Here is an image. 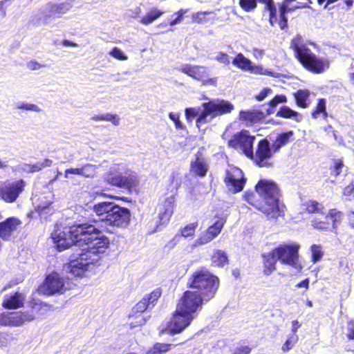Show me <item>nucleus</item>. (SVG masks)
Here are the masks:
<instances>
[{"instance_id": "nucleus-27", "label": "nucleus", "mask_w": 354, "mask_h": 354, "mask_svg": "<svg viewBox=\"0 0 354 354\" xmlns=\"http://www.w3.org/2000/svg\"><path fill=\"white\" fill-rule=\"evenodd\" d=\"M52 165L53 160L48 158H46L42 161L37 162L33 165L24 164L21 167V169L27 173H35L41 171L44 168L50 167Z\"/></svg>"}, {"instance_id": "nucleus-12", "label": "nucleus", "mask_w": 354, "mask_h": 354, "mask_svg": "<svg viewBox=\"0 0 354 354\" xmlns=\"http://www.w3.org/2000/svg\"><path fill=\"white\" fill-rule=\"evenodd\" d=\"M246 181L243 171L239 167H232L225 171L223 182L230 193L235 194L243 191Z\"/></svg>"}, {"instance_id": "nucleus-18", "label": "nucleus", "mask_w": 354, "mask_h": 354, "mask_svg": "<svg viewBox=\"0 0 354 354\" xmlns=\"http://www.w3.org/2000/svg\"><path fill=\"white\" fill-rule=\"evenodd\" d=\"M274 113L272 108H266L265 111L259 110L241 111L239 113L240 120L249 124H256L262 122L263 119Z\"/></svg>"}, {"instance_id": "nucleus-29", "label": "nucleus", "mask_w": 354, "mask_h": 354, "mask_svg": "<svg viewBox=\"0 0 354 354\" xmlns=\"http://www.w3.org/2000/svg\"><path fill=\"white\" fill-rule=\"evenodd\" d=\"M97 167L95 165L85 164L80 167H77L76 176L86 178H95L97 175Z\"/></svg>"}, {"instance_id": "nucleus-28", "label": "nucleus", "mask_w": 354, "mask_h": 354, "mask_svg": "<svg viewBox=\"0 0 354 354\" xmlns=\"http://www.w3.org/2000/svg\"><path fill=\"white\" fill-rule=\"evenodd\" d=\"M297 106L306 109L309 106L310 92L308 89H299L293 93Z\"/></svg>"}, {"instance_id": "nucleus-3", "label": "nucleus", "mask_w": 354, "mask_h": 354, "mask_svg": "<svg viewBox=\"0 0 354 354\" xmlns=\"http://www.w3.org/2000/svg\"><path fill=\"white\" fill-rule=\"evenodd\" d=\"M290 48L295 57L307 71L320 74L329 67V62L317 56L303 41L302 37L297 35L290 40Z\"/></svg>"}, {"instance_id": "nucleus-37", "label": "nucleus", "mask_w": 354, "mask_h": 354, "mask_svg": "<svg viewBox=\"0 0 354 354\" xmlns=\"http://www.w3.org/2000/svg\"><path fill=\"white\" fill-rule=\"evenodd\" d=\"M344 167V163L342 158L333 159V165L329 167L330 175L335 178L337 177L342 173Z\"/></svg>"}, {"instance_id": "nucleus-54", "label": "nucleus", "mask_w": 354, "mask_h": 354, "mask_svg": "<svg viewBox=\"0 0 354 354\" xmlns=\"http://www.w3.org/2000/svg\"><path fill=\"white\" fill-rule=\"evenodd\" d=\"M343 194L346 196H352L354 198V183H350L343 189Z\"/></svg>"}, {"instance_id": "nucleus-15", "label": "nucleus", "mask_w": 354, "mask_h": 354, "mask_svg": "<svg viewBox=\"0 0 354 354\" xmlns=\"http://www.w3.org/2000/svg\"><path fill=\"white\" fill-rule=\"evenodd\" d=\"M216 220L213 224L209 225L196 239V243L198 245H205L217 237L221 232L227 218L225 216L216 215Z\"/></svg>"}, {"instance_id": "nucleus-19", "label": "nucleus", "mask_w": 354, "mask_h": 354, "mask_svg": "<svg viewBox=\"0 0 354 354\" xmlns=\"http://www.w3.org/2000/svg\"><path fill=\"white\" fill-rule=\"evenodd\" d=\"M161 295L160 289H156L149 295H146L135 306L133 307L130 317L134 316L138 313H142L148 308L153 307L155 302Z\"/></svg>"}, {"instance_id": "nucleus-9", "label": "nucleus", "mask_w": 354, "mask_h": 354, "mask_svg": "<svg viewBox=\"0 0 354 354\" xmlns=\"http://www.w3.org/2000/svg\"><path fill=\"white\" fill-rule=\"evenodd\" d=\"M300 245L297 243L279 244L273 248L281 264L289 266L297 272H301L303 265L299 260Z\"/></svg>"}, {"instance_id": "nucleus-61", "label": "nucleus", "mask_w": 354, "mask_h": 354, "mask_svg": "<svg viewBox=\"0 0 354 354\" xmlns=\"http://www.w3.org/2000/svg\"><path fill=\"white\" fill-rule=\"evenodd\" d=\"M309 279L306 278L300 282L297 283L295 286L298 288H304L306 290H308L309 288Z\"/></svg>"}, {"instance_id": "nucleus-25", "label": "nucleus", "mask_w": 354, "mask_h": 354, "mask_svg": "<svg viewBox=\"0 0 354 354\" xmlns=\"http://www.w3.org/2000/svg\"><path fill=\"white\" fill-rule=\"evenodd\" d=\"M58 15L54 4L47 3L41 8L39 17L40 19H42L45 24H49L55 18L58 17Z\"/></svg>"}, {"instance_id": "nucleus-35", "label": "nucleus", "mask_w": 354, "mask_h": 354, "mask_svg": "<svg viewBox=\"0 0 354 354\" xmlns=\"http://www.w3.org/2000/svg\"><path fill=\"white\" fill-rule=\"evenodd\" d=\"M319 114H322L323 118L325 119L328 117L326 106V100L324 98L318 99L316 106L311 113L312 118L314 119L317 118Z\"/></svg>"}, {"instance_id": "nucleus-46", "label": "nucleus", "mask_w": 354, "mask_h": 354, "mask_svg": "<svg viewBox=\"0 0 354 354\" xmlns=\"http://www.w3.org/2000/svg\"><path fill=\"white\" fill-rule=\"evenodd\" d=\"M212 12H198L192 15V21L196 24H203L207 21V19L205 17L207 15L212 14Z\"/></svg>"}, {"instance_id": "nucleus-60", "label": "nucleus", "mask_w": 354, "mask_h": 354, "mask_svg": "<svg viewBox=\"0 0 354 354\" xmlns=\"http://www.w3.org/2000/svg\"><path fill=\"white\" fill-rule=\"evenodd\" d=\"M290 3L286 2L285 0L282 1L279 6V15H286L288 12V6Z\"/></svg>"}, {"instance_id": "nucleus-34", "label": "nucleus", "mask_w": 354, "mask_h": 354, "mask_svg": "<svg viewBox=\"0 0 354 354\" xmlns=\"http://www.w3.org/2000/svg\"><path fill=\"white\" fill-rule=\"evenodd\" d=\"M177 310L173 313V318L171 322H169L165 327H162L160 330V334H169L174 335L177 333Z\"/></svg>"}, {"instance_id": "nucleus-32", "label": "nucleus", "mask_w": 354, "mask_h": 354, "mask_svg": "<svg viewBox=\"0 0 354 354\" xmlns=\"http://www.w3.org/2000/svg\"><path fill=\"white\" fill-rule=\"evenodd\" d=\"M162 15V12L161 10L153 8L140 19V23L145 26L151 24Z\"/></svg>"}, {"instance_id": "nucleus-30", "label": "nucleus", "mask_w": 354, "mask_h": 354, "mask_svg": "<svg viewBox=\"0 0 354 354\" xmlns=\"http://www.w3.org/2000/svg\"><path fill=\"white\" fill-rule=\"evenodd\" d=\"M252 61L244 56L241 53H239L232 59V64L243 71H247Z\"/></svg>"}, {"instance_id": "nucleus-11", "label": "nucleus", "mask_w": 354, "mask_h": 354, "mask_svg": "<svg viewBox=\"0 0 354 354\" xmlns=\"http://www.w3.org/2000/svg\"><path fill=\"white\" fill-rule=\"evenodd\" d=\"M344 217L342 211L335 208L328 209L324 217H315L311 221L313 227L319 231H330L337 233L338 225L341 223Z\"/></svg>"}, {"instance_id": "nucleus-49", "label": "nucleus", "mask_w": 354, "mask_h": 354, "mask_svg": "<svg viewBox=\"0 0 354 354\" xmlns=\"http://www.w3.org/2000/svg\"><path fill=\"white\" fill-rule=\"evenodd\" d=\"M199 108H187L185 109V115L187 120H192L194 118H198L201 113H199Z\"/></svg>"}, {"instance_id": "nucleus-2", "label": "nucleus", "mask_w": 354, "mask_h": 354, "mask_svg": "<svg viewBox=\"0 0 354 354\" xmlns=\"http://www.w3.org/2000/svg\"><path fill=\"white\" fill-rule=\"evenodd\" d=\"M254 190L262 201L257 199L252 192H246L244 198L250 205L264 214L268 220L283 216V211L279 207L281 190L276 182L260 179L255 185Z\"/></svg>"}, {"instance_id": "nucleus-39", "label": "nucleus", "mask_w": 354, "mask_h": 354, "mask_svg": "<svg viewBox=\"0 0 354 354\" xmlns=\"http://www.w3.org/2000/svg\"><path fill=\"white\" fill-rule=\"evenodd\" d=\"M93 120H104V121H109L111 122L112 124H113L115 126H118L120 124V117L116 114H111V113H105L102 115H95L92 117Z\"/></svg>"}, {"instance_id": "nucleus-42", "label": "nucleus", "mask_w": 354, "mask_h": 354, "mask_svg": "<svg viewBox=\"0 0 354 354\" xmlns=\"http://www.w3.org/2000/svg\"><path fill=\"white\" fill-rule=\"evenodd\" d=\"M247 71L254 75H270L272 73L271 72L265 70L261 65H254L252 62H251Z\"/></svg>"}, {"instance_id": "nucleus-40", "label": "nucleus", "mask_w": 354, "mask_h": 354, "mask_svg": "<svg viewBox=\"0 0 354 354\" xmlns=\"http://www.w3.org/2000/svg\"><path fill=\"white\" fill-rule=\"evenodd\" d=\"M287 102V97L283 95H276L267 103L261 105L262 107L267 106V108H272L274 111V107L279 103H285Z\"/></svg>"}, {"instance_id": "nucleus-53", "label": "nucleus", "mask_w": 354, "mask_h": 354, "mask_svg": "<svg viewBox=\"0 0 354 354\" xmlns=\"http://www.w3.org/2000/svg\"><path fill=\"white\" fill-rule=\"evenodd\" d=\"M11 313H4L0 315V325L10 326Z\"/></svg>"}, {"instance_id": "nucleus-10", "label": "nucleus", "mask_w": 354, "mask_h": 354, "mask_svg": "<svg viewBox=\"0 0 354 354\" xmlns=\"http://www.w3.org/2000/svg\"><path fill=\"white\" fill-rule=\"evenodd\" d=\"M203 111L196 120V124H205L207 122V117L216 118L230 113L234 109V105L225 100H209L202 104Z\"/></svg>"}, {"instance_id": "nucleus-13", "label": "nucleus", "mask_w": 354, "mask_h": 354, "mask_svg": "<svg viewBox=\"0 0 354 354\" xmlns=\"http://www.w3.org/2000/svg\"><path fill=\"white\" fill-rule=\"evenodd\" d=\"M258 2L264 4V10L269 13V24L274 26L277 22V8L273 0H239V5L244 12H250L257 8Z\"/></svg>"}, {"instance_id": "nucleus-5", "label": "nucleus", "mask_w": 354, "mask_h": 354, "mask_svg": "<svg viewBox=\"0 0 354 354\" xmlns=\"http://www.w3.org/2000/svg\"><path fill=\"white\" fill-rule=\"evenodd\" d=\"M104 180L112 186L127 189L130 192L136 189L140 182L138 174L124 163L111 165L104 175Z\"/></svg>"}, {"instance_id": "nucleus-47", "label": "nucleus", "mask_w": 354, "mask_h": 354, "mask_svg": "<svg viewBox=\"0 0 354 354\" xmlns=\"http://www.w3.org/2000/svg\"><path fill=\"white\" fill-rule=\"evenodd\" d=\"M298 337L297 335H295L292 334L282 345L281 350L283 352H288L290 351L293 345L296 343L297 341Z\"/></svg>"}, {"instance_id": "nucleus-52", "label": "nucleus", "mask_w": 354, "mask_h": 354, "mask_svg": "<svg viewBox=\"0 0 354 354\" xmlns=\"http://www.w3.org/2000/svg\"><path fill=\"white\" fill-rule=\"evenodd\" d=\"M276 24L279 25L281 30H285L288 28V24L286 15H279V19H277V22L274 24V25Z\"/></svg>"}, {"instance_id": "nucleus-43", "label": "nucleus", "mask_w": 354, "mask_h": 354, "mask_svg": "<svg viewBox=\"0 0 354 354\" xmlns=\"http://www.w3.org/2000/svg\"><path fill=\"white\" fill-rule=\"evenodd\" d=\"M252 350V347L251 346L246 344L245 342H242L238 344L232 354H250Z\"/></svg>"}, {"instance_id": "nucleus-31", "label": "nucleus", "mask_w": 354, "mask_h": 354, "mask_svg": "<svg viewBox=\"0 0 354 354\" xmlns=\"http://www.w3.org/2000/svg\"><path fill=\"white\" fill-rule=\"evenodd\" d=\"M277 117H280L282 118H294L295 121H299V114L298 112L292 110L288 106H281L279 110L276 113Z\"/></svg>"}, {"instance_id": "nucleus-38", "label": "nucleus", "mask_w": 354, "mask_h": 354, "mask_svg": "<svg viewBox=\"0 0 354 354\" xmlns=\"http://www.w3.org/2000/svg\"><path fill=\"white\" fill-rule=\"evenodd\" d=\"M198 225V221L189 223L180 229V235L185 238H193L195 235L196 230Z\"/></svg>"}, {"instance_id": "nucleus-4", "label": "nucleus", "mask_w": 354, "mask_h": 354, "mask_svg": "<svg viewBox=\"0 0 354 354\" xmlns=\"http://www.w3.org/2000/svg\"><path fill=\"white\" fill-rule=\"evenodd\" d=\"M219 285V278L203 267L194 271L187 283L188 288L197 290L200 295L205 297V301L214 297Z\"/></svg>"}, {"instance_id": "nucleus-44", "label": "nucleus", "mask_w": 354, "mask_h": 354, "mask_svg": "<svg viewBox=\"0 0 354 354\" xmlns=\"http://www.w3.org/2000/svg\"><path fill=\"white\" fill-rule=\"evenodd\" d=\"M72 0H66L59 4H54L58 15L66 13L72 7Z\"/></svg>"}, {"instance_id": "nucleus-21", "label": "nucleus", "mask_w": 354, "mask_h": 354, "mask_svg": "<svg viewBox=\"0 0 354 354\" xmlns=\"http://www.w3.org/2000/svg\"><path fill=\"white\" fill-rule=\"evenodd\" d=\"M176 202V193L167 196L159 212V218L162 223L168 221L174 212V204Z\"/></svg>"}, {"instance_id": "nucleus-33", "label": "nucleus", "mask_w": 354, "mask_h": 354, "mask_svg": "<svg viewBox=\"0 0 354 354\" xmlns=\"http://www.w3.org/2000/svg\"><path fill=\"white\" fill-rule=\"evenodd\" d=\"M212 261L216 266L222 268L228 263V258L225 252L216 250L212 256Z\"/></svg>"}, {"instance_id": "nucleus-56", "label": "nucleus", "mask_w": 354, "mask_h": 354, "mask_svg": "<svg viewBox=\"0 0 354 354\" xmlns=\"http://www.w3.org/2000/svg\"><path fill=\"white\" fill-rule=\"evenodd\" d=\"M10 341V335L7 333H0V347L6 346Z\"/></svg>"}, {"instance_id": "nucleus-58", "label": "nucleus", "mask_w": 354, "mask_h": 354, "mask_svg": "<svg viewBox=\"0 0 354 354\" xmlns=\"http://www.w3.org/2000/svg\"><path fill=\"white\" fill-rule=\"evenodd\" d=\"M141 14V8L140 7H135L134 8L129 10V16L131 18H137Z\"/></svg>"}, {"instance_id": "nucleus-1", "label": "nucleus", "mask_w": 354, "mask_h": 354, "mask_svg": "<svg viewBox=\"0 0 354 354\" xmlns=\"http://www.w3.org/2000/svg\"><path fill=\"white\" fill-rule=\"evenodd\" d=\"M93 212L97 217L93 219L95 225L76 223L64 230L57 228L51 234V239L59 251L72 245L79 248L66 266V270L76 277L82 276L90 265L98 263L108 248L109 240L99 234H113L116 228H125L130 223V211L113 202L95 204Z\"/></svg>"}, {"instance_id": "nucleus-36", "label": "nucleus", "mask_w": 354, "mask_h": 354, "mask_svg": "<svg viewBox=\"0 0 354 354\" xmlns=\"http://www.w3.org/2000/svg\"><path fill=\"white\" fill-rule=\"evenodd\" d=\"M304 210L308 214H315L322 212L324 207L322 204L315 200H309L304 204Z\"/></svg>"}, {"instance_id": "nucleus-45", "label": "nucleus", "mask_w": 354, "mask_h": 354, "mask_svg": "<svg viewBox=\"0 0 354 354\" xmlns=\"http://www.w3.org/2000/svg\"><path fill=\"white\" fill-rule=\"evenodd\" d=\"M311 249V261L313 263H316L321 260L323 256V252L321 250V247L318 245H313Z\"/></svg>"}, {"instance_id": "nucleus-7", "label": "nucleus", "mask_w": 354, "mask_h": 354, "mask_svg": "<svg viewBox=\"0 0 354 354\" xmlns=\"http://www.w3.org/2000/svg\"><path fill=\"white\" fill-rule=\"evenodd\" d=\"M205 301V297L196 290H186L180 299L178 309V333L188 326L194 318V314Z\"/></svg>"}, {"instance_id": "nucleus-8", "label": "nucleus", "mask_w": 354, "mask_h": 354, "mask_svg": "<svg viewBox=\"0 0 354 354\" xmlns=\"http://www.w3.org/2000/svg\"><path fill=\"white\" fill-rule=\"evenodd\" d=\"M255 136L249 130L241 129L232 135L227 141V147L241 151L257 167H260V156H258L257 146L254 152Z\"/></svg>"}, {"instance_id": "nucleus-64", "label": "nucleus", "mask_w": 354, "mask_h": 354, "mask_svg": "<svg viewBox=\"0 0 354 354\" xmlns=\"http://www.w3.org/2000/svg\"><path fill=\"white\" fill-rule=\"evenodd\" d=\"M348 218L350 225L354 228V212L352 211L348 214Z\"/></svg>"}, {"instance_id": "nucleus-16", "label": "nucleus", "mask_w": 354, "mask_h": 354, "mask_svg": "<svg viewBox=\"0 0 354 354\" xmlns=\"http://www.w3.org/2000/svg\"><path fill=\"white\" fill-rule=\"evenodd\" d=\"M66 288L62 279L57 273L46 277L39 291L44 295H51L55 293H63Z\"/></svg>"}, {"instance_id": "nucleus-24", "label": "nucleus", "mask_w": 354, "mask_h": 354, "mask_svg": "<svg viewBox=\"0 0 354 354\" xmlns=\"http://www.w3.org/2000/svg\"><path fill=\"white\" fill-rule=\"evenodd\" d=\"M181 71L185 73V74H187L188 75L203 81L205 82L208 80V73L207 70L204 66H186L183 68H182Z\"/></svg>"}, {"instance_id": "nucleus-51", "label": "nucleus", "mask_w": 354, "mask_h": 354, "mask_svg": "<svg viewBox=\"0 0 354 354\" xmlns=\"http://www.w3.org/2000/svg\"><path fill=\"white\" fill-rule=\"evenodd\" d=\"M215 59L218 62L222 63L226 66H228L230 63L228 55L223 52H219L216 56Z\"/></svg>"}, {"instance_id": "nucleus-17", "label": "nucleus", "mask_w": 354, "mask_h": 354, "mask_svg": "<svg viewBox=\"0 0 354 354\" xmlns=\"http://www.w3.org/2000/svg\"><path fill=\"white\" fill-rule=\"evenodd\" d=\"M21 222L19 219L10 217L0 223V238L9 241L16 236Z\"/></svg>"}, {"instance_id": "nucleus-6", "label": "nucleus", "mask_w": 354, "mask_h": 354, "mask_svg": "<svg viewBox=\"0 0 354 354\" xmlns=\"http://www.w3.org/2000/svg\"><path fill=\"white\" fill-rule=\"evenodd\" d=\"M292 131H288L277 134L275 139L270 144L267 138L259 140L257 143L258 156H260V167L270 168L273 167V156L280 149L286 145L293 136Z\"/></svg>"}, {"instance_id": "nucleus-50", "label": "nucleus", "mask_w": 354, "mask_h": 354, "mask_svg": "<svg viewBox=\"0 0 354 354\" xmlns=\"http://www.w3.org/2000/svg\"><path fill=\"white\" fill-rule=\"evenodd\" d=\"M346 337L348 339H354V319H350L347 322Z\"/></svg>"}, {"instance_id": "nucleus-63", "label": "nucleus", "mask_w": 354, "mask_h": 354, "mask_svg": "<svg viewBox=\"0 0 354 354\" xmlns=\"http://www.w3.org/2000/svg\"><path fill=\"white\" fill-rule=\"evenodd\" d=\"M338 0H317V3L319 5H323L324 4V8L326 9L328 8V6L331 4V3H335L337 2Z\"/></svg>"}, {"instance_id": "nucleus-57", "label": "nucleus", "mask_w": 354, "mask_h": 354, "mask_svg": "<svg viewBox=\"0 0 354 354\" xmlns=\"http://www.w3.org/2000/svg\"><path fill=\"white\" fill-rule=\"evenodd\" d=\"M270 92L271 89L270 88H264L255 96V99L258 101H262L267 97L268 94Z\"/></svg>"}, {"instance_id": "nucleus-59", "label": "nucleus", "mask_w": 354, "mask_h": 354, "mask_svg": "<svg viewBox=\"0 0 354 354\" xmlns=\"http://www.w3.org/2000/svg\"><path fill=\"white\" fill-rule=\"evenodd\" d=\"M77 167L75 168H68V169H66L65 171H64V178H68V179H72L73 177L71 176V175H76L77 174Z\"/></svg>"}, {"instance_id": "nucleus-23", "label": "nucleus", "mask_w": 354, "mask_h": 354, "mask_svg": "<svg viewBox=\"0 0 354 354\" xmlns=\"http://www.w3.org/2000/svg\"><path fill=\"white\" fill-rule=\"evenodd\" d=\"M263 273L266 275H270L277 269V256L273 249L269 252L261 254Z\"/></svg>"}, {"instance_id": "nucleus-41", "label": "nucleus", "mask_w": 354, "mask_h": 354, "mask_svg": "<svg viewBox=\"0 0 354 354\" xmlns=\"http://www.w3.org/2000/svg\"><path fill=\"white\" fill-rule=\"evenodd\" d=\"M169 344L156 343L146 354H162L169 350Z\"/></svg>"}, {"instance_id": "nucleus-20", "label": "nucleus", "mask_w": 354, "mask_h": 354, "mask_svg": "<svg viewBox=\"0 0 354 354\" xmlns=\"http://www.w3.org/2000/svg\"><path fill=\"white\" fill-rule=\"evenodd\" d=\"M209 169L208 164L201 151L195 154L194 160L190 162V171L198 177H205Z\"/></svg>"}, {"instance_id": "nucleus-62", "label": "nucleus", "mask_w": 354, "mask_h": 354, "mask_svg": "<svg viewBox=\"0 0 354 354\" xmlns=\"http://www.w3.org/2000/svg\"><path fill=\"white\" fill-rule=\"evenodd\" d=\"M25 110L37 113L41 111V109L37 105L29 103H27L26 107H25Z\"/></svg>"}, {"instance_id": "nucleus-48", "label": "nucleus", "mask_w": 354, "mask_h": 354, "mask_svg": "<svg viewBox=\"0 0 354 354\" xmlns=\"http://www.w3.org/2000/svg\"><path fill=\"white\" fill-rule=\"evenodd\" d=\"M109 55L115 59L121 61H124L128 59L127 56L122 52V50L118 47H114L109 53Z\"/></svg>"}, {"instance_id": "nucleus-22", "label": "nucleus", "mask_w": 354, "mask_h": 354, "mask_svg": "<svg viewBox=\"0 0 354 354\" xmlns=\"http://www.w3.org/2000/svg\"><path fill=\"white\" fill-rule=\"evenodd\" d=\"M26 295L21 292H15L4 297L3 306L8 309H16L23 306L26 299Z\"/></svg>"}, {"instance_id": "nucleus-55", "label": "nucleus", "mask_w": 354, "mask_h": 354, "mask_svg": "<svg viewBox=\"0 0 354 354\" xmlns=\"http://www.w3.org/2000/svg\"><path fill=\"white\" fill-rule=\"evenodd\" d=\"M44 66V65L41 64L35 60H31L27 63V68L31 71H37Z\"/></svg>"}, {"instance_id": "nucleus-26", "label": "nucleus", "mask_w": 354, "mask_h": 354, "mask_svg": "<svg viewBox=\"0 0 354 354\" xmlns=\"http://www.w3.org/2000/svg\"><path fill=\"white\" fill-rule=\"evenodd\" d=\"M34 319V315L29 313H11L10 326H19L26 322H30Z\"/></svg>"}, {"instance_id": "nucleus-14", "label": "nucleus", "mask_w": 354, "mask_h": 354, "mask_svg": "<svg viewBox=\"0 0 354 354\" xmlns=\"http://www.w3.org/2000/svg\"><path fill=\"white\" fill-rule=\"evenodd\" d=\"M24 186L25 182L23 180L1 183L0 197L6 203H13L22 192Z\"/></svg>"}]
</instances>
